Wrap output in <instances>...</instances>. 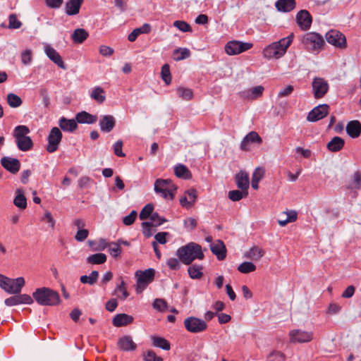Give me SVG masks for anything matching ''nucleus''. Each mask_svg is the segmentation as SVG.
I'll list each match as a JSON object with an SVG mask.
<instances>
[{"label":"nucleus","mask_w":361,"mask_h":361,"mask_svg":"<svg viewBox=\"0 0 361 361\" xmlns=\"http://www.w3.org/2000/svg\"><path fill=\"white\" fill-rule=\"evenodd\" d=\"M293 38L294 34L291 33L288 37L269 44L263 49V56L269 60L281 58L293 42Z\"/></svg>","instance_id":"obj_1"},{"label":"nucleus","mask_w":361,"mask_h":361,"mask_svg":"<svg viewBox=\"0 0 361 361\" xmlns=\"http://www.w3.org/2000/svg\"><path fill=\"white\" fill-rule=\"evenodd\" d=\"M176 255L185 265H190L195 259H203L204 257L202 247L192 242L179 247Z\"/></svg>","instance_id":"obj_2"},{"label":"nucleus","mask_w":361,"mask_h":361,"mask_svg":"<svg viewBox=\"0 0 361 361\" xmlns=\"http://www.w3.org/2000/svg\"><path fill=\"white\" fill-rule=\"evenodd\" d=\"M35 301L41 305H56L60 301V297L57 292L49 288H37L32 293Z\"/></svg>","instance_id":"obj_3"},{"label":"nucleus","mask_w":361,"mask_h":361,"mask_svg":"<svg viewBox=\"0 0 361 361\" xmlns=\"http://www.w3.org/2000/svg\"><path fill=\"white\" fill-rule=\"evenodd\" d=\"M30 133V129L27 126L20 125L14 128L13 137L18 148L23 152L30 150L33 147L32 139L27 136Z\"/></svg>","instance_id":"obj_4"},{"label":"nucleus","mask_w":361,"mask_h":361,"mask_svg":"<svg viewBox=\"0 0 361 361\" xmlns=\"http://www.w3.org/2000/svg\"><path fill=\"white\" fill-rule=\"evenodd\" d=\"M301 42L308 51L312 53H318L324 45L323 37L317 32L305 34L301 39Z\"/></svg>","instance_id":"obj_5"},{"label":"nucleus","mask_w":361,"mask_h":361,"mask_svg":"<svg viewBox=\"0 0 361 361\" xmlns=\"http://www.w3.org/2000/svg\"><path fill=\"white\" fill-rule=\"evenodd\" d=\"M176 190L177 187L170 179L159 178L155 180L154 191L164 199L173 200Z\"/></svg>","instance_id":"obj_6"},{"label":"nucleus","mask_w":361,"mask_h":361,"mask_svg":"<svg viewBox=\"0 0 361 361\" xmlns=\"http://www.w3.org/2000/svg\"><path fill=\"white\" fill-rule=\"evenodd\" d=\"M155 270L149 268L145 271H137L135 273L137 277L136 292L141 293L154 279Z\"/></svg>","instance_id":"obj_7"},{"label":"nucleus","mask_w":361,"mask_h":361,"mask_svg":"<svg viewBox=\"0 0 361 361\" xmlns=\"http://www.w3.org/2000/svg\"><path fill=\"white\" fill-rule=\"evenodd\" d=\"M183 324L185 329L193 334L203 332L207 329L206 322L195 317H187Z\"/></svg>","instance_id":"obj_8"},{"label":"nucleus","mask_w":361,"mask_h":361,"mask_svg":"<svg viewBox=\"0 0 361 361\" xmlns=\"http://www.w3.org/2000/svg\"><path fill=\"white\" fill-rule=\"evenodd\" d=\"M62 139V133L57 127L51 129L48 137L46 149L49 153L55 152L58 149Z\"/></svg>","instance_id":"obj_9"},{"label":"nucleus","mask_w":361,"mask_h":361,"mask_svg":"<svg viewBox=\"0 0 361 361\" xmlns=\"http://www.w3.org/2000/svg\"><path fill=\"white\" fill-rule=\"evenodd\" d=\"M325 37L328 43L337 48L345 49L347 47L345 36L338 30H329Z\"/></svg>","instance_id":"obj_10"},{"label":"nucleus","mask_w":361,"mask_h":361,"mask_svg":"<svg viewBox=\"0 0 361 361\" xmlns=\"http://www.w3.org/2000/svg\"><path fill=\"white\" fill-rule=\"evenodd\" d=\"M252 47V43L240 41H230L225 46V51L228 55H236L246 51Z\"/></svg>","instance_id":"obj_11"},{"label":"nucleus","mask_w":361,"mask_h":361,"mask_svg":"<svg viewBox=\"0 0 361 361\" xmlns=\"http://www.w3.org/2000/svg\"><path fill=\"white\" fill-rule=\"evenodd\" d=\"M312 86L315 99L322 98L329 90L328 82L322 78H314L313 79Z\"/></svg>","instance_id":"obj_12"},{"label":"nucleus","mask_w":361,"mask_h":361,"mask_svg":"<svg viewBox=\"0 0 361 361\" xmlns=\"http://www.w3.org/2000/svg\"><path fill=\"white\" fill-rule=\"evenodd\" d=\"M329 106L327 104H321L314 107L307 115V119L311 122H315L327 116Z\"/></svg>","instance_id":"obj_13"},{"label":"nucleus","mask_w":361,"mask_h":361,"mask_svg":"<svg viewBox=\"0 0 361 361\" xmlns=\"http://www.w3.org/2000/svg\"><path fill=\"white\" fill-rule=\"evenodd\" d=\"M262 139L255 131H251L247 134L240 143V149L243 151H250V144L261 145Z\"/></svg>","instance_id":"obj_14"},{"label":"nucleus","mask_w":361,"mask_h":361,"mask_svg":"<svg viewBox=\"0 0 361 361\" xmlns=\"http://www.w3.org/2000/svg\"><path fill=\"white\" fill-rule=\"evenodd\" d=\"M33 299L27 294H15V295L6 298L4 303L6 306L12 307L20 304H32Z\"/></svg>","instance_id":"obj_15"},{"label":"nucleus","mask_w":361,"mask_h":361,"mask_svg":"<svg viewBox=\"0 0 361 361\" xmlns=\"http://www.w3.org/2000/svg\"><path fill=\"white\" fill-rule=\"evenodd\" d=\"M197 198V190L194 188H190L186 190L180 199V205L185 208H191L195 203Z\"/></svg>","instance_id":"obj_16"},{"label":"nucleus","mask_w":361,"mask_h":361,"mask_svg":"<svg viewBox=\"0 0 361 361\" xmlns=\"http://www.w3.org/2000/svg\"><path fill=\"white\" fill-rule=\"evenodd\" d=\"M292 343H305L312 339V333L299 329L293 330L289 334Z\"/></svg>","instance_id":"obj_17"},{"label":"nucleus","mask_w":361,"mask_h":361,"mask_svg":"<svg viewBox=\"0 0 361 361\" xmlns=\"http://www.w3.org/2000/svg\"><path fill=\"white\" fill-rule=\"evenodd\" d=\"M296 21L301 30H307L311 27L312 18L307 11L301 10L296 16Z\"/></svg>","instance_id":"obj_18"},{"label":"nucleus","mask_w":361,"mask_h":361,"mask_svg":"<svg viewBox=\"0 0 361 361\" xmlns=\"http://www.w3.org/2000/svg\"><path fill=\"white\" fill-rule=\"evenodd\" d=\"M2 166L11 173H16L20 168V161L15 158L4 157L1 159Z\"/></svg>","instance_id":"obj_19"},{"label":"nucleus","mask_w":361,"mask_h":361,"mask_svg":"<svg viewBox=\"0 0 361 361\" xmlns=\"http://www.w3.org/2000/svg\"><path fill=\"white\" fill-rule=\"evenodd\" d=\"M44 51L47 56L49 57L50 60H51L54 63H56L59 67L66 69V67L64 64V62L60 56V54L54 49L49 44H46L44 46Z\"/></svg>","instance_id":"obj_20"},{"label":"nucleus","mask_w":361,"mask_h":361,"mask_svg":"<svg viewBox=\"0 0 361 361\" xmlns=\"http://www.w3.org/2000/svg\"><path fill=\"white\" fill-rule=\"evenodd\" d=\"M116 125V119L111 115L102 116L99 122L100 129L104 133L111 132Z\"/></svg>","instance_id":"obj_21"},{"label":"nucleus","mask_w":361,"mask_h":361,"mask_svg":"<svg viewBox=\"0 0 361 361\" xmlns=\"http://www.w3.org/2000/svg\"><path fill=\"white\" fill-rule=\"evenodd\" d=\"M25 283L23 277L10 279L6 292L10 294H18L21 292Z\"/></svg>","instance_id":"obj_22"},{"label":"nucleus","mask_w":361,"mask_h":361,"mask_svg":"<svg viewBox=\"0 0 361 361\" xmlns=\"http://www.w3.org/2000/svg\"><path fill=\"white\" fill-rule=\"evenodd\" d=\"M346 133L352 138H357L361 134V123L357 120L349 121L346 125Z\"/></svg>","instance_id":"obj_23"},{"label":"nucleus","mask_w":361,"mask_h":361,"mask_svg":"<svg viewBox=\"0 0 361 361\" xmlns=\"http://www.w3.org/2000/svg\"><path fill=\"white\" fill-rule=\"evenodd\" d=\"M118 348L123 351H133L137 348L136 343H135L130 336H124L119 338L118 341Z\"/></svg>","instance_id":"obj_24"},{"label":"nucleus","mask_w":361,"mask_h":361,"mask_svg":"<svg viewBox=\"0 0 361 361\" xmlns=\"http://www.w3.org/2000/svg\"><path fill=\"white\" fill-rule=\"evenodd\" d=\"M134 318L127 314H118L114 316L112 324L114 326L121 327L133 323Z\"/></svg>","instance_id":"obj_25"},{"label":"nucleus","mask_w":361,"mask_h":361,"mask_svg":"<svg viewBox=\"0 0 361 361\" xmlns=\"http://www.w3.org/2000/svg\"><path fill=\"white\" fill-rule=\"evenodd\" d=\"M211 251L216 256L219 260H223L226 257V249L224 243L221 240H218L216 243L211 245Z\"/></svg>","instance_id":"obj_26"},{"label":"nucleus","mask_w":361,"mask_h":361,"mask_svg":"<svg viewBox=\"0 0 361 361\" xmlns=\"http://www.w3.org/2000/svg\"><path fill=\"white\" fill-rule=\"evenodd\" d=\"M83 3V0H69L66 3V13L68 16L77 15Z\"/></svg>","instance_id":"obj_27"},{"label":"nucleus","mask_w":361,"mask_h":361,"mask_svg":"<svg viewBox=\"0 0 361 361\" xmlns=\"http://www.w3.org/2000/svg\"><path fill=\"white\" fill-rule=\"evenodd\" d=\"M59 126L66 132H73L78 128L76 119H68L65 117H61L59 119Z\"/></svg>","instance_id":"obj_28"},{"label":"nucleus","mask_w":361,"mask_h":361,"mask_svg":"<svg viewBox=\"0 0 361 361\" xmlns=\"http://www.w3.org/2000/svg\"><path fill=\"white\" fill-rule=\"evenodd\" d=\"M77 123L92 124L97 122V116L87 111H81L75 115Z\"/></svg>","instance_id":"obj_29"},{"label":"nucleus","mask_w":361,"mask_h":361,"mask_svg":"<svg viewBox=\"0 0 361 361\" xmlns=\"http://www.w3.org/2000/svg\"><path fill=\"white\" fill-rule=\"evenodd\" d=\"M264 253L262 247L254 246L245 253L244 257L253 261H258L264 255Z\"/></svg>","instance_id":"obj_30"},{"label":"nucleus","mask_w":361,"mask_h":361,"mask_svg":"<svg viewBox=\"0 0 361 361\" xmlns=\"http://www.w3.org/2000/svg\"><path fill=\"white\" fill-rule=\"evenodd\" d=\"M344 144L343 138L335 136L328 142L326 147L330 152H337L343 149Z\"/></svg>","instance_id":"obj_31"},{"label":"nucleus","mask_w":361,"mask_h":361,"mask_svg":"<svg viewBox=\"0 0 361 361\" xmlns=\"http://www.w3.org/2000/svg\"><path fill=\"white\" fill-rule=\"evenodd\" d=\"M236 184L238 188L247 191L249 188V177L246 172L240 171L235 176Z\"/></svg>","instance_id":"obj_32"},{"label":"nucleus","mask_w":361,"mask_h":361,"mask_svg":"<svg viewBox=\"0 0 361 361\" xmlns=\"http://www.w3.org/2000/svg\"><path fill=\"white\" fill-rule=\"evenodd\" d=\"M275 6L278 11L282 12H290L295 7V0H278L275 3Z\"/></svg>","instance_id":"obj_33"},{"label":"nucleus","mask_w":361,"mask_h":361,"mask_svg":"<svg viewBox=\"0 0 361 361\" xmlns=\"http://www.w3.org/2000/svg\"><path fill=\"white\" fill-rule=\"evenodd\" d=\"M89 37V33L83 28L75 29L71 35V39L75 44L83 43Z\"/></svg>","instance_id":"obj_34"},{"label":"nucleus","mask_w":361,"mask_h":361,"mask_svg":"<svg viewBox=\"0 0 361 361\" xmlns=\"http://www.w3.org/2000/svg\"><path fill=\"white\" fill-rule=\"evenodd\" d=\"M150 31H151L150 25H149L147 23H145L140 27H137V28H135V30H133V32H131L128 35V39L130 42H133L136 40V39L140 34H147V33L150 32Z\"/></svg>","instance_id":"obj_35"},{"label":"nucleus","mask_w":361,"mask_h":361,"mask_svg":"<svg viewBox=\"0 0 361 361\" xmlns=\"http://www.w3.org/2000/svg\"><path fill=\"white\" fill-rule=\"evenodd\" d=\"M13 204L20 209H25L27 207V200L22 189L16 190Z\"/></svg>","instance_id":"obj_36"},{"label":"nucleus","mask_w":361,"mask_h":361,"mask_svg":"<svg viewBox=\"0 0 361 361\" xmlns=\"http://www.w3.org/2000/svg\"><path fill=\"white\" fill-rule=\"evenodd\" d=\"M113 294L116 295L118 299L123 301L129 296V293L126 289V283L123 280H121V283L116 286Z\"/></svg>","instance_id":"obj_37"},{"label":"nucleus","mask_w":361,"mask_h":361,"mask_svg":"<svg viewBox=\"0 0 361 361\" xmlns=\"http://www.w3.org/2000/svg\"><path fill=\"white\" fill-rule=\"evenodd\" d=\"M203 267L200 264H194L190 265L188 269L190 277L192 279H200L203 276Z\"/></svg>","instance_id":"obj_38"},{"label":"nucleus","mask_w":361,"mask_h":361,"mask_svg":"<svg viewBox=\"0 0 361 361\" xmlns=\"http://www.w3.org/2000/svg\"><path fill=\"white\" fill-rule=\"evenodd\" d=\"M151 339L152 341V345L154 347L161 348L164 350H169L171 348L170 343L165 339L164 338L157 336H152L151 337Z\"/></svg>","instance_id":"obj_39"},{"label":"nucleus","mask_w":361,"mask_h":361,"mask_svg":"<svg viewBox=\"0 0 361 361\" xmlns=\"http://www.w3.org/2000/svg\"><path fill=\"white\" fill-rule=\"evenodd\" d=\"M90 97L99 104H102L106 99L105 92L101 87H95L91 92Z\"/></svg>","instance_id":"obj_40"},{"label":"nucleus","mask_w":361,"mask_h":361,"mask_svg":"<svg viewBox=\"0 0 361 361\" xmlns=\"http://www.w3.org/2000/svg\"><path fill=\"white\" fill-rule=\"evenodd\" d=\"M175 175L181 178L188 179L191 177L190 170L183 164H179L174 168Z\"/></svg>","instance_id":"obj_41"},{"label":"nucleus","mask_w":361,"mask_h":361,"mask_svg":"<svg viewBox=\"0 0 361 361\" xmlns=\"http://www.w3.org/2000/svg\"><path fill=\"white\" fill-rule=\"evenodd\" d=\"M106 255L104 253H96L87 257V263L90 264H102L106 262Z\"/></svg>","instance_id":"obj_42"},{"label":"nucleus","mask_w":361,"mask_h":361,"mask_svg":"<svg viewBox=\"0 0 361 361\" xmlns=\"http://www.w3.org/2000/svg\"><path fill=\"white\" fill-rule=\"evenodd\" d=\"M361 188V172L357 171L354 173L352 180L349 183L348 188L352 190H359Z\"/></svg>","instance_id":"obj_43"},{"label":"nucleus","mask_w":361,"mask_h":361,"mask_svg":"<svg viewBox=\"0 0 361 361\" xmlns=\"http://www.w3.org/2000/svg\"><path fill=\"white\" fill-rule=\"evenodd\" d=\"M6 101L8 104L12 108L19 107L23 103L21 98L14 93L8 94Z\"/></svg>","instance_id":"obj_44"},{"label":"nucleus","mask_w":361,"mask_h":361,"mask_svg":"<svg viewBox=\"0 0 361 361\" xmlns=\"http://www.w3.org/2000/svg\"><path fill=\"white\" fill-rule=\"evenodd\" d=\"M98 276L99 272L97 271H92L89 276L83 275L80 276V280L82 283L93 285L97 282Z\"/></svg>","instance_id":"obj_45"},{"label":"nucleus","mask_w":361,"mask_h":361,"mask_svg":"<svg viewBox=\"0 0 361 361\" xmlns=\"http://www.w3.org/2000/svg\"><path fill=\"white\" fill-rule=\"evenodd\" d=\"M256 270V266L250 262H244L238 267V271L242 274H249Z\"/></svg>","instance_id":"obj_46"},{"label":"nucleus","mask_w":361,"mask_h":361,"mask_svg":"<svg viewBox=\"0 0 361 361\" xmlns=\"http://www.w3.org/2000/svg\"><path fill=\"white\" fill-rule=\"evenodd\" d=\"M264 87L262 85L256 86L247 91V97L251 99H255L260 97L264 92Z\"/></svg>","instance_id":"obj_47"},{"label":"nucleus","mask_w":361,"mask_h":361,"mask_svg":"<svg viewBox=\"0 0 361 361\" xmlns=\"http://www.w3.org/2000/svg\"><path fill=\"white\" fill-rule=\"evenodd\" d=\"M247 195H248L247 191H245V190H231L228 192L229 199L234 202L240 200L243 197H247Z\"/></svg>","instance_id":"obj_48"},{"label":"nucleus","mask_w":361,"mask_h":361,"mask_svg":"<svg viewBox=\"0 0 361 361\" xmlns=\"http://www.w3.org/2000/svg\"><path fill=\"white\" fill-rule=\"evenodd\" d=\"M173 55L176 61H180L188 58L190 56V51L187 48H178L173 51Z\"/></svg>","instance_id":"obj_49"},{"label":"nucleus","mask_w":361,"mask_h":361,"mask_svg":"<svg viewBox=\"0 0 361 361\" xmlns=\"http://www.w3.org/2000/svg\"><path fill=\"white\" fill-rule=\"evenodd\" d=\"M177 94L179 97L184 100H190L192 98L193 92L191 89L180 87L177 89Z\"/></svg>","instance_id":"obj_50"},{"label":"nucleus","mask_w":361,"mask_h":361,"mask_svg":"<svg viewBox=\"0 0 361 361\" xmlns=\"http://www.w3.org/2000/svg\"><path fill=\"white\" fill-rule=\"evenodd\" d=\"M154 206L152 204H147L141 210L139 217L141 220H145L148 218L150 219L152 214L154 213Z\"/></svg>","instance_id":"obj_51"},{"label":"nucleus","mask_w":361,"mask_h":361,"mask_svg":"<svg viewBox=\"0 0 361 361\" xmlns=\"http://www.w3.org/2000/svg\"><path fill=\"white\" fill-rule=\"evenodd\" d=\"M152 307L154 309L159 311V312H164L166 310L168 307V305L166 301L163 298H156L153 303Z\"/></svg>","instance_id":"obj_52"},{"label":"nucleus","mask_w":361,"mask_h":361,"mask_svg":"<svg viewBox=\"0 0 361 361\" xmlns=\"http://www.w3.org/2000/svg\"><path fill=\"white\" fill-rule=\"evenodd\" d=\"M161 73L162 80L166 85H169L171 82V76L169 64L166 63L162 66Z\"/></svg>","instance_id":"obj_53"},{"label":"nucleus","mask_w":361,"mask_h":361,"mask_svg":"<svg viewBox=\"0 0 361 361\" xmlns=\"http://www.w3.org/2000/svg\"><path fill=\"white\" fill-rule=\"evenodd\" d=\"M109 252L113 257H118L121 253V248L119 243L116 242L110 243L109 245Z\"/></svg>","instance_id":"obj_54"},{"label":"nucleus","mask_w":361,"mask_h":361,"mask_svg":"<svg viewBox=\"0 0 361 361\" xmlns=\"http://www.w3.org/2000/svg\"><path fill=\"white\" fill-rule=\"evenodd\" d=\"M173 26L178 28L179 30L187 32H192L191 26L183 20H176L173 22Z\"/></svg>","instance_id":"obj_55"},{"label":"nucleus","mask_w":361,"mask_h":361,"mask_svg":"<svg viewBox=\"0 0 361 361\" xmlns=\"http://www.w3.org/2000/svg\"><path fill=\"white\" fill-rule=\"evenodd\" d=\"M22 23L18 19L16 14H11L8 17V27L10 29H19Z\"/></svg>","instance_id":"obj_56"},{"label":"nucleus","mask_w":361,"mask_h":361,"mask_svg":"<svg viewBox=\"0 0 361 361\" xmlns=\"http://www.w3.org/2000/svg\"><path fill=\"white\" fill-rule=\"evenodd\" d=\"M150 220L151 221L149 222L152 223L154 227L159 226L166 221V219L165 218L160 216L157 212H154L152 214Z\"/></svg>","instance_id":"obj_57"},{"label":"nucleus","mask_w":361,"mask_h":361,"mask_svg":"<svg viewBox=\"0 0 361 361\" xmlns=\"http://www.w3.org/2000/svg\"><path fill=\"white\" fill-rule=\"evenodd\" d=\"M145 361H163V359L157 356L154 351L149 350L146 353L143 354Z\"/></svg>","instance_id":"obj_58"},{"label":"nucleus","mask_w":361,"mask_h":361,"mask_svg":"<svg viewBox=\"0 0 361 361\" xmlns=\"http://www.w3.org/2000/svg\"><path fill=\"white\" fill-rule=\"evenodd\" d=\"M154 226L152 223L149 221H144L142 223V233L146 238H149L152 235V227Z\"/></svg>","instance_id":"obj_59"},{"label":"nucleus","mask_w":361,"mask_h":361,"mask_svg":"<svg viewBox=\"0 0 361 361\" xmlns=\"http://www.w3.org/2000/svg\"><path fill=\"white\" fill-rule=\"evenodd\" d=\"M166 264L171 270L176 271L180 268V259L171 257L167 259Z\"/></svg>","instance_id":"obj_60"},{"label":"nucleus","mask_w":361,"mask_h":361,"mask_svg":"<svg viewBox=\"0 0 361 361\" xmlns=\"http://www.w3.org/2000/svg\"><path fill=\"white\" fill-rule=\"evenodd\" d=\"M137 212L135 210H133L128 215L123 217V223L126 226H130L135 222V221L137 218Z\"/></svg>","instance_id":"obj_61"},{"label":"nucleus","mask_w":361,"mask_h":361,"mask_svg":"<svg viewBox=\"0 0 361 361\" xmlns=\"http://www.w3.org/2000/svg\"><path fill=\"white\" fill-rule=\"evenodd\" d=\"M269 361H285L286 355L281 351H273L269 355Z\"/></svg>","instance_id":"obj_62"},{"label":"nucleus","mask_w":361,"mask_h":361,"mask_svg":"<svg viewBox=\"0 0 361 361\" xmlns=\"http://www.w3.org/2000/svg\"><path fill=\"white\" fill-rule=\"evenodd\" d=\"M114 152L115 155H116L118 157H126V154L123 152L122 148H123V142L121 140H118L114 145Z\"/></svg>","instance_id":"obj_63"},{"label":"nucleus","mask_w":361,"mask_h":361,"mask_svg":"<svg viewBox=\"0 0 361 361\" xmlns=\"http://www.w3.org/2000/svg\"><path fill=\"white\" fill-rule=\"evenodd\" d=\"M89 235V231L87 229L82 228V229H78L77 231L75 239L78 242H82L84 241Z\"/></svg>","instance_id":"obj_64"}]
</instances>
